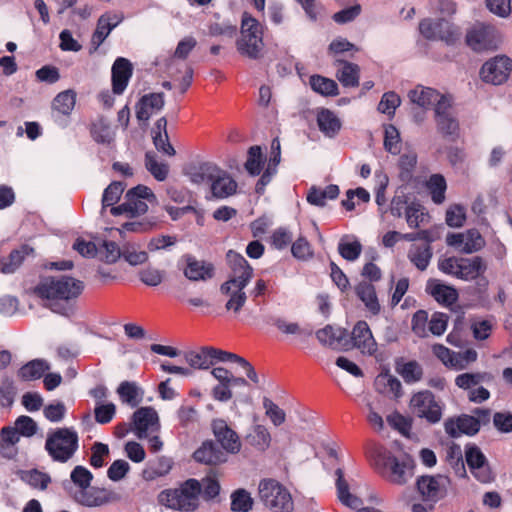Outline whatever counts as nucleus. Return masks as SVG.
Wrapping results in <instances>:
<instances>
[{
  "mask_svg": "<svg viewBox=\"0 0 512 512\" xmlns=\"http://www.w3.org/2000/svg\"><path fill=\"white\" fill-rule=\"evenodd\" d=\"M511 71L512 60L510 58L495 56L483 64L480 78L486 83L500 85L507 81Z\"/></svg>",
  "mask_w": 512,
  "mask_h": 512,
  "instance_id": "obj_12",
  "label": "nucleus"
},
{
  "mask_svg": "<svg viewBox=\"0 0 512 512\" xmlns=\"http://www.w3.org/2000/svg\"><path fill=\"white\" fill-rule=\"evenodd\" d=\"M193 456L197 462L207 465H218L227 461L226 453L212 441L203 442Z\"/></svg>",
  "mask_w": 512,
  "mask_h": 512,
  "instance_id": "obj_29",
  "label": "nucleus"
},
{
  "mask_svg": "<svg viewBox=\"0 0 512 512\" xmlns=\"http://www.w3.org/2000/svg\"><path fill=\"white\" fill-rule=\"evenodd\" d=\"M139 277L144 284L155 287L163 282L165 271L149 266L140 271Z\"/></svg>",
  "mask_w": 512,
  "mask_h": 512,
  "instance_id": "obj_62",
  "label": "nucleus"
},
{
  "mask_svg": "<svg viewBox=\"0 0 512 512\" xmlns=\"http://www.w3.org/2000/svg\"><path fill=\"white\" fill-rule=\"evenodd\" d=\"M465 458L471 472L480 482L488 483L493 479L487 459L477 446L467 447Z\"/></svg>",
  "mask_w": 512,
  "mask_h": 512,
  "instance_id": "obj_20",
  "label": "nucleus"
},
{
  "mask_svg": "<svg viewBox=\"0 0 512 512\" xmlns=\"http://www.w3.org/2000/svg\"><path fill=\"white\" fill-rule=\"evenodd\" d=\"M76 94L72 90L59 93L53 100V109L62 115H69L74 109Z\"/></svg>",
  "mask_w": 512,
  "mask_h": 512,
  "instance_id": "obj_49",
  "label": "nucleus"
},
{
  "mask_svg": "<svg viewBox=\"0 0 512 512\" xmlns=\"http://www.w3.org/2000/svg\"><path fill=\"white\" fill-rule=\"evenodd\" d=\"M351 340L353 347L359 349L363 354L372 355L377 351V343L365 321H359L353 327Z\"/></svg>",
  "mask_w": 512,
  "mask_h": 512,
  "instance_id": "obj_24",
  "label": "nucleus"
},
{
  "mask_svg": "<svg viewBox=\"0 0 512 512\" xmlns=\"http://www.w3.org/2000/svg\"><path fill=\"white\" fill-rule=\"evenodd\" d=\"M253 498L245 489H238L231 495V510L235 512H248L252 509Z\"/></svg>",
  "mask_w": 512,
  "mask_h": 512,
  "instance_id": "obj_52",
  "label": "nucleus"
},
{
  "mask_svg": "<svg viewBox=\"0 0 512 512\" xmlns=\"http://www.w3.org/2000/svg\"><path fill=\"white\" fill-rule=\"evenodd\" d=\"M117 393L121 401L131 407H136L142 400V393H140L139 388L133 382H122L117 389Z\"/></svg>",
  "mask_w": 512,
  "mask_h": 512,
  "instance_id": "obj_46",
  "label": "nucleus"
},
{
  "mask_svg": "<svg viewBox=\"0 0 512 512\" xmlns=\"http://www.w3.org/2000/svg\"><path fill=\"white\" fill-rule=\"evenodd\" d=\"M310 85L315 92L325 96H334L338 94L337 83L332 79L320 75L311 76Z\"/></svg>",
  "mask_w": 512,
  "mask_h": 512,
  "instance_id": "obj_50",
  "label": "nucleus"
},
{
  "mask_svg": "<svg viewBox=\"0 0 512 512\" xmlns=\"http://www.w3.org/2000/svg\"><path fill=\"white\" fill-rule=\"evenodd\" d=\"M212 428L215 438L227 453L237 454L241 450L238 434L228 426L226 421L216 419L212 422Z\"/></svg>",
  "mask_w": 512,
  "mask_h": 512,
  "instance_id": "obj_21",
  "label": "nucleus"
},
{
  "mask_svg": "<svg viewBox=\"0 0 512 512\" xmlns=\"http://www.w3.org/2000/svg\"><path fill=\"white\" fill-rule=\"evenodd\" d=\"M386 478L396 485H404L413 477V461L409 457L401 459L388 454L384 457Z\"/></svg>",
  "mask_w": 512,
  "mask_h": 512,
  "instance_id": "obj_14",
  "label": "nucleus"
},
{
  "mask_svg": "<svg viewBox=\"0 0 512 512\" xmlns=\"http://www.w3.org/2000/svg\"><path fill=\"white\" fill-rule=\"evenodd\" d=\"M45 448L54 461L65 463L78 448V435L70 428H59L47 437Z\"/></svg>",
  "mask_w": 512,
  "mask_h": 512,
  "instance_id": "obj_6",
  "label": "nucleus"
},
{
  "mask_svg": "<svg viewBox=\"0 0 512 512\" xmlns=\"http://www.w3.org/2000/svg\"><path fill=\"white\" fill-rule=\"evenodd\" d=\"M426 291L440 304L450 306L458 299L457 290L438 280H430L427 283Z\"/></svg>",
  "mask_w": 512,
  "mask_h": 512,
  "instance_id": "obj_30",
  "label": "nucleus"
},
{
  "mask_svg": "<svg viewBox=\"0 0 512 512\" xmlns=\"http://www.w3.org/2000/svg\"><path fill=\"white\" fill-rule=\"evenodd\" d=\"M486 265L480 257L461 258L458 278L469 281L484 273Z\"/></svg>",
  "mask_w": 512,
  "mask_h": 512,
  "instance_id": "obj_34",
  "label": "nucleus"
},
{
  "mask_svg": "<svg viewBox=\"0 0 512 512\" xmlns=\"http://www.w3.org/2000/svg\"><path fill=\"white\" fill-rule=\"evenodd\" d=\"M496 326V321L493 317L491 318H474L471 320L470 328L472 330L473 337L476 340H486L491 335L493 329Z\"/></svg>",
  "mask_w": 512,
  "mask_h": 512,
  "instance_id": "obj_47",
  "label": "nucleus"
},
{
  "mask_svg": "<svg viewBox=\"0 0 512 512\" xmlns=\"http://www.w3.org/2000/svg\"><path fill=\"white\" fill-rule=\"evenodd\" d=\"M96 255L107 263H114L122 256V249L114 242L105 241L97 249Z\"/></svg>",
  "mask_w": 512,
  "mask_h": 512,
  "instance_id": "obj_58",
  "label": "nucleus"
},
{
  "mask_svg": "<svg viewBox=\"0 0 512 512\" xmlns=\"http://www.w3.org/2000/svg\"><path fill=\"white\" fill-rule=\"evenodd\" d=\"M122 257L133 266L145 263L148 260V254L144 250H139L135 244H126L122 248Z\"/></svg>",
  "mask_w": 512,
  "mask_h": 512,
  "instance_id": "obj_55",
  "label": "nucleus"
},
{
  "mask_svg": "<svg viewBox=\"0 0 512 512\" xmlns=\"http://www.w3.org/2000/svg\"><path fill=\"white\" fill-rule=\"evenodd\" d=\"M432 248L428 244L412 245L408 251V259L415 265V267L424 271L430 264L432 258Z\"/></svg>",
  "mask_w": 512,
  "mask_h": 512,
  "instance_id": "obj_38",
  "label": "nucleus"
},
{
  "mask_svg": "<svg viewBox=\"0 0 512 512\" xmlns=\"http://www.w3.org/2000/svg\"><path fill=\"white\" fill-rule=\"evenodd\" d=\"M263 408L265 409L266 416L275 426H280L285 422L286 414L284 410L268 397L263 398Z\"/></svg>",
  "mask_w": 512,
  "mask_h": 512,
  "instance_id": "obj_56",
  "label": "nucleus"
},
{
  "mask_svg": "<svg viewBox=\"0 0 512 512\" xmlns=\"http://www.w3.org/2000/svg\"><path fill=\"white\" fill-rule=\"evenodd\" d=\"M71 481L79 488L74 499L81 505L97 507L111 500L110 493L105 489L91 487L92 473L83 466H76L70 475Z\"/></svg>",
  "mask_w": 512,
  "mask_h": 512,
  "instance_id": "obj_4",
  "label": "nucleus"
},
{
  "mask_svg": "<svg viewBox=\"0 0 512 512\" xmlns=\"http://www.w3.org/2000/svg\"><path fill=\"white\" fill-rule=\"evenodd\" d=\"M427 187L431 193L432 200L435 204H441L445 200L446 181L440 174L432 175L428 182Z\"/></svg>",
  "mask_w": 512,
  "mask_h": 512,
  "instance_id": "obj_51",
  "label": "nucleus"
},
{
  "mask_svg": "<svg viewBox=\"0 0 512 512\" xmlns=\"http://www.w3.org/2000/svg\"><path fill=\"white\" fill-rule=\"evenodd\" d=\"M339 195L337 185H328L325 188L312 187L307 194V201L315 206H324L327 200L336 199Z\"/></svg>",
  "mask_w": 512,
  "mask_h": 512,
  "instance_id": "obj_42",
  "label": "nucleus"
},
{
  "mask_svg": "<svg viewBox=\"0 0 512 512\" xmlns=\"http://www.w3.org/2000/svg\"><path fill=\"white\" fill-rule=\"evenodd\" d=\"M91 134L95 141L98 143H111L114 139L115 132L111 127L110 123L104 119L99 118L93 123Z\"/></svg>",
  "mask_w": 512,
  "mask_h": 512,
  "instance_id": "obj_48",
  "label": "nucleus"
},
{
  "mask_svg": "<svg viewBox=\"0 0 512 512\" xmlns=\"http://www.w3.org/2000/svg\"><path fill=\"white\" fill-rule=\"evenodd\" d=\"M406 222L410 228H418L428 221V214L420 204L412 203L406 207Z\"/></svg>",
  "mask_w": 512,
  "mask_h": 512,
  "instance_id": "obj_53",
  "label": "nucleus"
},
{
  "mask_svg": "<svg viewBox=\"0 0 512 512\" xmlns=\"http://www.w3.org/2000/svg\"><path fill=\"white\" fill-rule=\"evenodd\" d=\"M467 45L476 52L497 48V31L493 26L479 23L467 32Z\"/></svg>",
  "mask_w": 512,
  "mask_h": 512,
  "instance_id": "obj_13",
  "label": "nucleus"
},
{
  "mask_svg": "<svg viewBox=\"0 0 512 512\" xmlns=\"http://www.w3.org/2000/svg\"><path fill=\"white\" fill-rule=\"evenodd\" d=\"M368 409L367 420L369 424L377 431L384 429V420L381 412L384 410V400L380 397L368 400L366 403Z\"/></svg>",
  "mask_w": 512,
  "mask_h": 512,
  "instance_id": "obj_45",
  "label": "nucleus"
},
{
  "mask_svg": "<svg viewBox=\"0 0 512 512\" xmlns=\"http://www.w3.org/2000/svg\"><path fill=\"white\" fill-rule=\"evenodd\" d=\"M124 191L122 182H112L103 193L102 197V211L109 206L116 204Z\"/></svg>",
  "mask_w": 512,
  "mask_h": 512,
  "instance_id": "obj_57",
  "label": "nucleus"
},
{
  "mask_svg": "<svg viewBox=\"0 0 512 512\" xmlns=\"http://www.w3.org/2000/svg\"><path fill=\"white\" fill-rule=\"evenodd\" d=\"M123 20L121 15L108 12L100 16L97 27L92 35L91 44L96 50L109 36L111 31Z\"/></svg>",
  "mask_w": 512,
  "mask_h": 512,
  "instance_id": "obj_25",
  "label": "nucleus"
},
{
  "mask_svg": "<svg viewBox=\"0 0 512 512\" xmlns=\"http://www.w3.org/2000/svg\"><path fill=\"white\" fill-rule=\"evenodd\" d=\"M156 197L152 190L146 186L138 185L130 189L125 196V202L111 208L113 215L130 213L132 216L142 215L147 212L149 204H153Z\"/></svg>",
  "mask_w": 512,
  "mask_h": 512,
  "instance_id": "obj_8",
  "label": "nucleus"
},
{
  "mask_svg": "<svg viewBox=\"0 0 512 512\" xmlns=\"http://www.w3.org/2000/svg\"><path fill=\"white\" fill-rule=\"evenodd\" d=\"M132 430L139 439L148 438L160 429L159 417L152 407H141L133 414Z\"/></svg>",
  "mask_w": 512,
  "mask_h": 512,
  "instance_id": "obj_16",
  "label": "nucleus"
},
{
  "mask_svg": "<svg viewBox=\"0 0 512 512\" xmlns=\"http://www.w3.org/2000/svg\"><path fill=\"white\" fill-rule=\"evenodd\" d=\"M145 166L147 170L154 176L158 181H163L168 175V165L159 163L156 159V155L147 152L145 155Z\"/></svg>",
  "mask_w": 512,
  "mask_h": 512,
  "instance_id": "obj_54",
  "label": "nucleus"
},
{
  "mask_svg": "<svg viewBox=\"0 0 512 512\" xmlns=\"http://www.w3.org/2000/svg\"><path fill=\"white\" fill-rule=\"evenodd\" d=\"M262 151L259 146H252L248 151V158L245 163L246 170L251 175H258L261 171Z\"/></svg>",
  "mask_w": 512,
  "mask_h": 512,
  "instance_id": "obj_63",
  "label": "nucleus"
},
{
  "mask_svg": "<svg viewBox=\"0 0 512 512\" xmlns=\"http://www.w3.org/2000/svg\"><path fill=\"white\" fill-rule=\"evenodd\" d=\"M263 505L272 512H292L293 499L288 489L274 479H263L258 485Z\"/></svg>",
  "mask_w": 512,
  "mask_h": 512,
  "instance_id": "obj_5",
  "label": "nucleus"
},
{
  "mask_svg": "<svg viewBox=\"0 0 512 512\" xmlns=\"http://www.w3.org/2000/svg\"><path fill=\"white\" fill-rule=\"evenodd\" d=\"M22 479L25 480L32 487L39 488L41 490L46 489L51 481V478L48 474L40 472L38 470H31L25 472Z\"/></svg>",
  "mask_w": 512,
  "mask_h": 512,
  "instance_id": "obj_64",
  "label": "nucleus"
},
{
  "mask_svg": "<svg viewBox=\"0 0 512 512\" xmlns=\"http://www.w3.org/2000/svg\"><path fill=\"white\" fill-rule=\"evenodd\" d=\"M437 131L444 137L455 139L459 135V122L453 111L452 98L442 102L434 112Z\"/></svg>",
  "mask_w": 512,
  "mask_h": 512,
  "instance_id": "obj_15",
  "label": "nucleus"
},
{
  "mask_svg": "<svg viewBox=\"0 0 512 512\" xmlns=\"http://www.w3.org/2000/svg\"><path fill=\"white\" fill-rule=\"evenodd\" d=\"M184 275L191 281H205L213 277L214 267L211 263L197 260L191 255L185 256Z\"/></svg>",
  "mask_w": 512,
  "mask_h": 512,
  "instance_id": "obj_28",
  "label": "nucleus"
},
{
  "mask_svg": "<svg viewBox=\"0 0 512 512\" xmlns=\"http://www.w3.org/2000/svg\"><path fill=\"white\" fill-rule=\"evenodd\" d=\"M164 104L163 93H149L143 95L135 106L137 119L147 122L154 114L162 110Z\"/></svg>",
  "mask_w": 512,
  "mask_h": 512,
  "instance_id": "obj_23",
  "label": "nucleus"
},
{
  "mask_svg": "<svg viewBox=\"0 0 512 512\" xmlns=\"http://www.w3.org/2000/svg\"><path fill=\"white\" fill-rule=\"evenodd\" d=\"M408 98L411 103L424 108H433L434 110L451 98V96L442 94L439 91L431 88L418 85L408 92Z\"/></svg>",
  "mask_w": 512,
  "mask_h": 512,
  "instance_id": "obj_19",
  "label": "nucleus"
},
{
  "mask_svg": "<svg viewBox=\"0 0 512 512\" xmlns=\"http://www.w3.org/2000/svg\"><path fill=\"white\" fill-rule=\"evenodd\" d=\"M338 252L345 260L353 262L359 258L362 245L356 238L345 235L339 241Z\"/></svg>",
  "mask_w": 512,
  "mask_h": 512,
  "instance_id": "obj_44",
  "label": "nucleus"
},
{
  "mask_svg": "<svg viewBox=\"0 0 512 512\" xmlns=\"http://www.w3.org/2000/svg\"><path fill=\"white\" fill-rule=\"evenodd\" d=\"M237 187V182L228 172L221 168L218 169V173L215 174L210 183L211 193L213 197L218 199H224L234 195L237 191Z\"/></svg>",
  "mask_w": 512,
  "mask_h": 512,
  "instance_id": "obj_26",
  "label": "nucleus"
},
{
  "mask_svg": "<svg viewBox=\"0 0 512 512\" xmlns=\"http://www.w3.org/2000/svg\"><path fill=\"white\" fill-rule=\"evenodd\" d=\"M335 475L337 477L336 487L338 498L343 505L356 510L363 506L365 502L376 504L380 503V498L367 488H365V490H367L365 495L361 491L360 487H353V491H351V486L344 479L343 471L341 469H337Z\"/></svg>",
  "mask_w": 512,
  "mask_h": 512,
  "instance_id": "obj_9",
  "label": "nucleus"
},
{
  "mask_svg": "<svg viewBox=\"0 0 512 512\" xmlns=\"http://www.w3.org/2000/svg\"><path fill=\"white\" fill-rule=\"evenodd\" d=\"M172 468V460L167 457L158 458L155 467H150L143 472L145 479L153 480L167 475Z\"/></svg>",
  "mask_w": 512,
  "mask_h": 512,
  "instance_id": "obj_59",
  "label": "nucleus"
},
{
  "mask_svg": "<svg viewBox=\"0 0 512 512\" xmlns=\"http://www.w3.org/2000/svg\"><path fill=\"white\" fill-rule=\"evenodd\" d=\"M375 387L378 392L394 398L401 396V382L388 373L379 374L375 380Z\"/></svg>",
  "mask_w": 512,
  "mask_h": 512,
  "instance_id": "obj_41",
  "label": "nucleus"
},
{
  "mask_svg": "<svg viewBox=\"0 0 512 512\" xmlns=\"http://www.w3.org/2000/svg\"><path fill=\"white\" fill-rule=\"evenodd\" d=\"M449 484V478L444 475L422 476L417 488L424 500L436 502L446 495Z\"/></svg>",
  "mask_w": 512,
  "mask_h": 512,
  "instance_id": "obj_18",
  "label": "nucleus"
},
{
  "mask_svg": "<svg viewBox=\"0 0 512 512\" xmlns=\"http://www.w3.org/2000/svg\"><path fill=\"white\" fill-rule=\"evenodd\" d=\"M245 439L249 445L261 452L266 451L271 443V435L268 429L260 424L253 426Z\"/></svg>",
  "mask_w": 512,
  "mask_h": 512,
  "instance_id": "obj_40",
  "label": "nucleus"
},
{
  "mask_svg": "<svg viewBox=\"0 0 512 512\" xmlns=\"http://www.w3.org/2000/svg\"><path fill=\"white\" fill-rule=\"evenodd\" d=\"M445 432L458 438L463 434L474 435L479 431V420L474 416L461 415L457 418H449L444 423Z\"/></svg>",
  "mask_w": 512,
  "mask_h": 512,
  "instance_id": "obj_22",
  "label": "nucleus"
},
{
  "mask_svg": "<svg viewBox=\"0 0 512 512\" xmlns=\"http://www.w3.org/2000/svg\"><path fill=\"white\" fill-rule=\"evenodd\" d=\"M400 104L401 98L395 92L389 91L383 94L378 104V111L383 114L393 115Z\"/></svg>",
  "mask_w": 512,
  "mask_h": 512,
  "instance_id": "obj_60",
  "label": "nucleus"
},
{
  "mask_svg": "<svg viewBox=\"0 0 512 512\" xmlns=\"http://www.w3.org/2000/svg\"><path fill=\"white\" fill-rule=\"evenodd\" d=\"M446 243L465 254L478 252L485 246L484 238L476 229H469L462 233L448 234Z\"/></svg>",
  "mask_w": 512,
  "mask_h": 512,
  "instance_id": "obj_17",
  "label": "nucleus"
},
{
  "mask_svg": "<svg viewBox=\"0 0 512 512\" xmlns=\"http://www.w3.org/2000/svg\"><path fill=\"white\" fill-rule=\"evenodd\" d=\"M50 369V364L44 359H34L23 365L18 371V377L24 381L39 379Z\"/></svg>",
  "mask_w": 512,
  "mask_h": 512,
  "instance_id": "obj_37",
  "label": "nucleus"
},
{
  "mask_svg": "<svg viewBox=\"0 0 512 512\" xmlns=\"http://www.w3.org/2000/svg\"><path fill=\"white\" fill-rule=\"evenodd\" d=\"M419 32L427 40L442 41L452 45L460 38V30L454 24L440 17L424 18L419 23Z\"/></svg>",
  "mask_w": 512,
  "mask_h": 512,
  "instance_id": "obj_7",
  "label": "nucleus"
},
{
  "mask_svg": "<svg viewBox=\"0 0 512 512\" xmlns=\"http://www.w3.org/2000/svg\"><path fill=\"white\" fill-rule=\"evenodd\" d=\"M356 295L364 303L365 307L374 315L380 311V304L376 295L375 287L368 282H360L355 287Z\"/></svg>",
  "mask_w": 512,
  "mask_h": 512,
  "instance_id": "obj_36",
  "label": "nucleus"
},
{
  "mask_svg": "<svg viewBox=\"0 0 512 512\" xmlns=\"http://www.w3.org/2000/svg\"><path fill=\"white\" fill-rule=\"evenodd\" d=\"M337 62L339 64V68L337 70L336 77L341 82V84L346 87L358 86L360 72L359 66L357 64L346 61Z\"/></svg>",
  "mask_w": 512,
  "mask_h": 512,
  "instance_id": "obj_39",
  "label": "nucleus"
},
{
  "mask_svg": "<svg viewBox=\"0 0 512 512\" xmlns=\"http://www.w3.org/2000/svg\"><path fill=\"white\" fill-rule=\"evenodd\" d=\"M446 223L453 228H460L464 225L466 220L465 209L463 206L455 204L448 208L446 211Z\"/></svg>",
  "mask_w": 512,
  "mask_h": 512,
  "instance_id": "obj_61",
  "label": "nucleus"
},
{
  "mask_svg": "<svg viewBox=\"0 0 512 512\" xmlns=\"http://www.w3.org/2000/svg\"><path fill=\"white\" fill-rule=\"evenodd\" d=\"M256 19L244 13L241 21V37L237 41L238 51L249 58L256 59L262 48L263 40L260 34H249L251 27L255 28Z\"/></svg>",
  "mask_w": 512,
  "mask_h": 512,
  "instance_id": "obj_11",
  "label": "nucleus"
},
{
  "mask_svg": "<svg viewBox=\"0 0 512 512\" xmlns=\"http://www.w3.org/2000/svg\"><path fill=\"white\" fill-rule=\"evenodd\" d=\"M132 76V65L126 58L119 57L112 66V85L115 94H121Z\"/></svg>",
  "mask_w": 512,
  "mask_h": 512,
  "instance_id": "obj_27",
  "label": "nucleus"
},
{
  "mask_svg": "<svg viewBox=\"0 0 512 512\" xmlns=\"http://www.w3.org/2000/svg\"><path fill=\"white\" fill-rule=\"evenodd\" d=\"M410 409L429 423H438L442 418V405L436 401L435 396L428 390L415 393L410 400Z\"/></svg>",
  "mask_w": 512,
  "mask_h": 512,
  "instance_id": "obj_10",
  "label": "nucleus"
},
{
  "mask_svg": "<svg viewBox=\"0 0 512 512\" xmlns=\"http://www.w3.org/2000/svg\"><path fill=\"white\" fill-rule=\"evenodd\" d=\"M227 259L232 270L230 278L220 286V292L228 297L225 308L238 313L246 303L244 288L253 276V268L240 254L229 251Z\"/></svg>",
  "mask_w": 512,
  "mask_h": 512,
  "instance_id": "obj_1",
  "label": "nucleus"
},
{
  "mask_svg": "<svg viewBox=\"0 0 512 512\" xmlns=\"http://www.w3.org/2000/svg\"><path fill=\"white\" fill-rule=\"evenodd\" d=\"M84 289L82 281L70 276L43 278L35 288V293L45 301L44 305L54 312L63 313L59 301H70L81 295Z\"/></svg>",
  "mask_w": 512,
  "mask_h": 512,
  "instance_id": "obj_2",
  "label": "nucleus"
},
{
  "mask_svg": "<svg viewBox=\"0 0 512 512\" xmlns=\"http://www.w3.org/2000/svg\"><path fill=\"white\" fill-rule=\"evenodd\" d=\"M317 124L320 131L327 137H334L341 129L340 119L334 112L328 109H321L318 112Z\"/></svg>",
  "mask_w": 512,
  "mask_h": 512,
  "instance_id": "obj_35",
  "label": "nucleus"
},
{
  "mask_svg": "<svg viewBox=\"0 0 512 512\" xmlns=\"http://www.w3.org/2000/svg\"><path fill=\"white\" fill-rule=\"evenodd\" d=\"M316 337L321 344L337 349L341 346V342L345 337V331L327 325L316 332Z\"/></svg>",
  "mask_w": 512,
  "mask_h": 512,
  "instance_id": "obj_43",
  "label": "nucleus"
},
{
  "mask_svg": "<svg viewBox=\"0 0 512 512\" xmlns=\"http://www.w3.org/2000/svg\"><path fill=\"white\" fill-rule=\"evenodd\" d=\"M219 167L212 162H202L199 164L192 165L187 175L191 182L201 185L210 184L216 173H218Z\"/></svg>",
  "mask_w": 512,
  "mask_h": 512,
  "instance_id": "obj_32",
  "label": "nucleus"
},
{
  "mask_svg": "<svg viewBox=\"0 0 512 512\" xmlns=\"http://www.w3.org/2000/svg\"><path fill=\"white\" fill-rule=\"evenodd\" d=\"M213 347H201L198 350L188 351L184 353V360L189 365L188 368L208 369L214 364Z\"/></svg>",
  "mask_w": 512,
  "mask_h": 512,
  "instance_id": "obj_31",
  "label": "nucleus"
},
{
  "mask_svg": "<svg viewBox=\"0 0 512 512\" xmlns=\"http://www.w3.org/2000/svg\"><path fill=\"white\" fill-rule=\"evenodd\" d=\"M34 252L33 248L23 245L20 249L13 250L7 257L0 260V271L11 274L21 265L24 258Z\"/></svg>",
  "mask_w": 512,
  "mask_h": 512,
  "instance_id": "obj_33",
  "label": "nucleus"
},
{
  "mask_svg": "<svg viewBox=\"0 0 512 512\" xmlns=\"http://www.w3.org/2000/svg\"><path fill=\"white\" fill-rule=\"evenodd\" d=\"M200 494V481L188 479L179 487L161 491L157 496V501L160 505L173 511L191 512L198 508Z\"/></svg>",
  "mask_w": 512,
  "mask_h": 512,
  "instance_id": "obj_3",
  "label": "nucleus"
}]
</instances>
